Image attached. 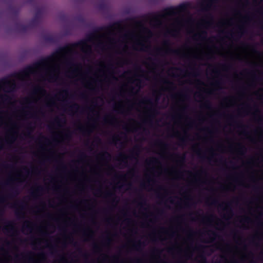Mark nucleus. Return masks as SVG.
<instances>
[{"instance_id":"obj_1","label":"nucleus","mask_w":263,"mask_h":263,"mask_svg":"<svg viewBox=\"0 0 263 263\" xmlns=\"http://www.w3.org/2000/svg\"><path fill=\"white\" fill-rule=\"evenodd\" d=\"M190 7V4L185 3L176 7L167 8L161 13L153 15L150 18L149 23L154 27H159L167 23L173 16L179 15V16L172 20L170 26L167 27L168 34L176 36L178 35L180 31L184 29L189 33H193L194 40L200 43L195 47H183L181 49L176 50V52L186 59L202 60L209 58L213 53V47L208 45L206 33L204 29L210 27L213 21L211 19H202L197 24L196 31L194 32V23L191 20L184 21L180 16L181 13L186 12Z\"/></svg>"},{"instance_id":"obj_2","label":"nucleus","mask_w":263,"mask_h":263,"mask_svg":"<svg viewBox=\"0 0 263 263\" xmlns=\"http://www.w3.org/2000/svg\"><path fill=\"white\" fill-rule=\"evenodd\" d=\"M250 3L249 0H236V8L231 17L221 19L217 24V30L229 40L240 37L247 31V28L253 21L249 14L242 12Z\"/></svg>"},{"instance_id":"obj_3","label":"nucleus","mask_w":263,"mask_h":263,"mask_svg":"<svg viewBox=\"0 0 263 263\" xmlns=\"http://www.w3.org/2000/svg\"><path fill=\"white\" fill-rule=\"evenodd\" d=\"M125 79V84L122 88L129 93L136 94L143 85L142 80H149L148 74L144 72H126L122 75Z\"/></svg>"},{"instance_id":"obj_4","label":"nucleus","mask_w":263,"mask_h":263,"mask_svg":"<svg viewBox=\"0 0 263 263\" xmlns=\"http://www.w3.org/2000/svg\"><path fill=\"white\" fill-rule=\"evenodd\" d=\"M152 108V105L150 101L147 99H143L138 102L135 101L128 103L123 101H120L115 105V109L121 113L136 109L140 112L147 114L151 111Z\"/></svg>"},{"instance_id":"obj_5","label":"nucleus","mask_w":263,"mask_h":263,"mask_svg":"<svg viewBox=\"0 0 263 263\" xmlns=\"http://www.w3.org/2000/svg\"><path fill=\"white\" fill-rule=\"evenodd\" d=\"M217 0H201L198 4L199 8L202 11H208L213 9Z\"/></svg>"},{"instance_id":"obj_6","label":"nucleus","mask_w":263,"mask_h":263,"mask_svg":"<svg viewBox=\"0 0 263 263\" xmlns=\"http://www.w3.org/2000/svg\"><path fill=\"white\" fill-rule=\"evenodd\" d=\"M171 48L167 43H164L161 47H157L154 49L153 54L155 55H164L171 52Z\"/></svg>"},{"instance_id":"obj_7","label":"nucleus","mask_w":263,"mask_h":263,"mask_svg":"<svg viewBox=\"0 0 263 263\" xmlns=\"http://www.w3.org/2000/svg\"><path fill=\"white\" fill-rule=\"evenodd\" d=\"M141 125L135 120H132L126 126V129L128 132H136L141 128Z\"/></svg>"},{"instance_id":"obj_8","label":"nucleus","mask_w":263,"mask_h":263,"mask_svg":"<svg viewBox=\"0 0 263 263\" xmlns=\"http://www.w3.org/2000/svg\"><path fill=\"white\" fill-rule=\"evenodd\" d=\"M148 163L147 166V168L149 170V171L150 173H152L154 172V167H157L159 171H161V167H160L159 164L157 163V160L155 158H150L149 159L146 161Z\"/></svg>"},{"instance_id":"obj_9","label":"nucleus","mask_w":263,"mask_h":263,"mask_svg":"<svg viewBox=\"0 0 263 263\" xmlns=\"http://www.w3.org/2000/svg\"><path fill=\"white\" fill-rule=\"evenodd\" d=\"M3 231L7 235H13L15 232V228L12 222H9L4 225Z\"/></svg>"},{"instance_id":"obj_10","label":"nucleus","mask_w":263,"mask_h":263,"mask_svg":"<svg viewBox=\"0 0 263 263\" xmlns=\"http://www.w3.org/2000/svg\"><path fill=\"white\" fill-rule=\"evenodd\" d=\"M28 175L29 171L28 170H25V174H24L22 171H19L17 173V176L16 177V179L17 181L22 182L26 180Z\"/></svg>"},{"instance_id":"obj_11","label":"nucleus","mask_w":263,"mask_h":263,"mask_svg":"<svg viewBox=\"0 0 263 263\" xmlns=\"http://www.w3.org/2000/svg\"><path fill=\"white\" fill-rule=\"evenodd\" d=\"M23 231L25 233H30L33 231L32 224L29 221H26L23 224Z\"/></svg>"},{"instance_id":"obj_12","label":"nucleus","mask_w":263,"mask_h":263,"mask_svg":"<svg viewBox=\"0 0 263 263\" xmlns=\"http://www.w3.org/2000/svg\"><path fill=\"white\" fill-rule=\"evenodd\" d=\"M187 120V117L184 115H180L179 116L178 119L175 121V124H177V125L183 127L184 126V123H182L183 120Z\"/></svg>"},{"instance_id":"obj_13","label":"nucleus","mask_w":263,"mask_h":263,"mask_svg":"<svg viewBox=\"0 0 263 263\" xmlns=\"http://www.w3.org/2000/svg\"><path fill=\"white\" fill-rule=\"evenodd\" d=\"M79 106L77 104H73L70 106L69 111L71 114H76L79 110Z\"/></svg>"},{"instance_id":"obj_14","label":"nucleus","mask_w":263,"mask_h":263,"mask_svg":"<svg viewBox=\"0 0 263 263\" xmlns=\"http://www.w3.org/2000/svg\"><path fill=\"white\" fill-rule=\"evenodd\" d=\"M168 74L174 77L180 76V74L178 73V69L175 68L170 69L168 71Z\"/></svg>"},{"instance_id":"obj_15","label":"nucleus","mask_w":263,"mask_h":263,"mask_svg":"<svg viewBox=\"0 0 263 263\" xmlns=\"http://www.w3.org/2000/svg\"><path fill=\"white\" fill-rule=\"evenodd\" d=\"M119 160L123 163L124 165H126L127 164L128 158L125 154H121L120 156Z\"/></svg>"},{"instance_id":"obj_16","label":"nucleus","mask_w":263,"mask_h":263,"mask_svg":"<svg viewBox=\"0 0 263 263\" xmlns=\"http://www.w3.org/2000/svg\"><path fill=\"white\" fill-rule=\"evenodd\" d=\"M116 119L112 117H109L108 118L105 119V122L109 124L114 125Z\"/></svg>"},{"instance_id":"obj_17","label":"nucleus","mask_w":263,"mask_h":263,"mask_svg":"<svg viewBox=\"0 0 263 263\" xmlns=\"http://www.w3.org/2000/svg\"><path fill=\"white\" fill-rule=\"evenodd\" d=\"M262 4H263V0H254L253 2V4L256 6H258Z\"/></svg>"},{"instance_id":"obj_18","label":"nucleus","mask_w":263,"mask_h":263,"mask_svg":"<svg viewBox=\"0 0 263 263\" xmlns=\"http://www.w3.org/2000/svg\"><path fill=\"white\" fill-rule=\"evenodd\" d=\"M236 102H235V101L234 100V99L233 98H231L230 100V101L228 103V106H232V105H234L235 104Z\"/></svg>"},{"instance_id":"obj_19","label":"nucleus","mask_w":263,"mask_h":263,"mask_svg":"<svg viewBox=\"0 0 263 263\" xmlns=\"http://www.w3.org/2000/svg\"><path fill=\"white\" fill-rule=\"evenodd\" d=\"M181 76L182 77H186V76H189V72H188V71H186L184 72V73L181 74Z\"/></svg>"},{"instance_id":"obj_20","label":"nucleus","mask_w":263,"mask_h":263,"mask_svg":"<svg viewBox=\"0 0 263 263\" xmlns=\"http://www.w3.org/2000/svg\"><path fill=\"white\" fill-rule=\"evenodd\" d=\"M43 231H44L45 232L47 231L46 229L45 228H43Z\"/></svg>"},{"instance_id":"obj_21","label":"nucleus","mask_w":263,"mask_h":263,"mask_svg":"<svg viewBox=\"0 0 263 263\" xmlns=\"http://www.w3.org/2000/svg\"><path fill=\"white\" fill-rule=\"evenodd\" d=\"M209 221L210 223H211L212 222L211 218H209Z\"/></svg>"},{"instance_id":"obj_22","label":"nucleus","mask_w":263,"mask_h":263,"mask_svg":"<svg viewBox=\"0 0 263 263\" xmlns=\"http://www.w3.org/2000/svg\"><path fill=\"white\" fill-rule=\"evenodd\" d=\"M63 109L64 110H66L67 109V108L65 107H64L63 108Z\"/></svg>"},{"instance_id":"obj_23","label":"nucleus","mask_w":263,"mask_h":263,"mask_svg":"<svg viewBox=\"0 0 263 263\" xmlns=\"http://www.w3.org/2000/svg\"><path fill=\"white\" fill-rule=\"evenodd\" d=\"M246 220H247V221H249V218H246Z\"/></svg>"},{"instance_id":"obj_24","label":"nucleus","mask_w":263,"mask_h":263,"mask_svg":"<svg viewBox=\"0 0 263 263\" xmlns=\"http://www.w3.org/2000/svg\"><path fill=\"white\" fill-rule=\"evenodd\" d=\"M156 101H157V102H158V97L156 98Z\"/></svg>"}]
</instances>
